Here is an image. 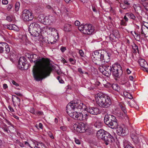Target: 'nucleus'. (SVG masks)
Instances as JSON below:
<instances>
[{
	"label": "nucleus",
	"instance_id": "obj_1",
	"mask_svg": "<svg viewBox=\"0 0 148 148\" xmlns=\"http://www.w3.org/2000/svg\"><path fill=\"white\" fill-rule=\"evenodd\" d=\"M30 62H34L35 65L32 70L34 77L36 81L42 80L49 76L52 68L49 65V60L47 58H40L36 54L30 55Z\"/></svg>",
	"mask_w": 148,
	"mask_h": 148
},
{
	"label": "nucleus",
	"instance_id": "obj_2",
	"mask_svg": "<svg viewBox=\"0 0 148 148\" xmlns=\"http://www.w3.org/2000/svg\"><path fill=\"white\" fill-rule=\"evenodd\" d=\"M95 99L98 105L102 108H108L111 104L110 97L102 93H98L96 95Z\"/></svg>",
	"mask_w": 148,
	"mask_h": 148
},
{
	"label": "nucleus",
	"instance_id": "obj_3",
	"mask_svg": "<svg viewBox=\"0 0 148 148\" xmlns=\"http://www.w3.org/2000/svg\"><path fill=\"white\" fill-rule=\"evenodd\" d=\"M44 27L41 26L37 23L34 22L29 25L28 31L31 35L33 36H38L39 33L44 30Z\"/></svg>",
	"mask_w": 148,
	"mask_h": 148
},
{
	"label": "nucleus",
	"instance_id": "obj_4",
	"mask_svg": "<svg viewBox=\"0 0 148 148\" xmlns=\"http://www.w3.org/2000/svg\"><path fill=\"white\" fill-rule=\"evenodd\" d=\"M104 121L106 125L112 129H116L118 125L117 120L115 117L112 115H105Z\"/></svg>",
	"mask_w": 148,
	"mask_h": 148
},
{
	"label": "nucleus",
	"instance_id": "obj_5",
	"mask_svg": "<svg viewBox=\"0 0 148 148\" xmlns=\"http://www.w3.org/2000/svg\"><path fill=\"white\" fill-rule=\"evenodd\" d=\"M78 29L85 34H91L94 31V28L91 25L81 24L78 27Z\"/></svg>",
	"mask_w": 148,
	"mask_h": 148
},
{
	"label": "nucleus",
	"instance_id": "obj_6",
	"mask_svg": "<svg viewBox=\"0 0 148 148\" xmlns=\"http://www.w3.org/2000/svg\"><path fill=\"white\" fill-rule=\"evenodd\" d=\"M112 73L113 76L116 77H119L122 75L123 71L119 64L112 66Z\"/></svg>",
	"mask_w": 148,
	"mask_h": 148
},
{
	"label": "nucleus",
	"instance_id": "obj_7",
	"mask_svg": "<svg viewBox=\"0 0 148 148\" xmlns=\"http://www.w3.org/2000/svg\"><path fill=\"white\" fill-rule=\"evenodd\" d=\"M18 67L21 70H27L28 69V64L25 58L20 57L18 61Z\"/></svg>",
	"mask_w": 148,
	"mask_h": 148
},
{
	"label": "nucleus",
	"instance_id": "obj_8",
	"mask_svg": "<svg viewBox=\"0 0 148 148\" xmlns=\"http://www.w3.org/2000/svg\"><path fill=\"white\" fill-rule=\"evenodd\" d=\"M22 18L24 21H29L32 20L34 16L32 14L29 10L25 9L22 12Z\"/></svg>",
	"mask_w": 148,
	"mask_h": 148
},
{
	"label": "nucleus",
	"instance_id": "obj_9",
	"mask_svg": "<svg viewBox=\"0 0 148 148\" xmlns=\"http://www.w3.org/2000/svg\"><path fill=\"white\" fill-rule=\"evenodd\" d=\"M73 127L74 130L78 132L84 133L86 131L85 125L83 123H75Z\"/></svg>",
	"mask_w": 148,
	"mask_h": 148
},
{
	"label": "nucleus",
	"instance_id": "obj_10",
	"mask_svg": "<svg viewBox=\"0 0 148 148\" xmlns=\"http://www.w3.org/2000/svg\"><path fill=\"white\" fill-rule=\"evenodd\" d=\"M107 145L114 141V138L109 133L107 132L102 140Z\"/></svg>",
	"mask_w": 148,
	"mask_h": 148
},
{
	"label": "nucleus",
	"instance_id": "obj_11",
	"mask_svg": "<svg viewBox=\"0 0 148 148\" xmlns=\"http://www.w3.org/2000/svg\"><path fill=\"white\" fill-rule=\"evenodd\" d=\"M111 56V54L110 52L105 51L104 50L101 52V58H102L103 61L105 64L106 63H108L110 61V57Z\"/></svg>",
	"mask_w": 148,
	"mask_h": 148
},
{
	"label": "nucleus",
	"instance_id": "obj_12",
	"mask_svg": "<svg viewBox=\"0 0 148 148\" xmlns=\"http://www.w3.org/2000/svg\"><path fill=\"white\" fill-rule=\"evenodd\" d=\"M74 106L75 108V110L77 109L78 110H86V105L80 101H73Z\"/></svg>",
	"mask_w": 148,
	"mask_h": 148
},
{
	"label": "nucleus",
	"instance_id": "obj_13",
	"mask_svg": "<svg viewBox=\"0 0 148 148\" xmlns=\"http://www.w3.org/2000/svg\"><path fill=\"white\" fill-rule=\"evenodd\" d=\"M130 136L137 147H140V144L139 139V135L136 133H131Z\"/></svg>",
	"mask_w": 148,
	"mask_h": 148
},
{
	"label": "nucleus",
	"instance_id": "obj_14",
	"mask_svg": "<svg viewBox=\"0 0 148 148\" xmlns=\"http://www.w3.org/2000/svg\"><path fill=\"white\" fill-rule=\"evenodd\" d=\"M112 66L111 67L108 65L105 66H104V71L103 75L108 77L110 76L111 73Z\"/></svg>",
	"mask_w": 148,
	"mask_h": 148
},
{
	"label": "nucleus",
	"instance_id": "obj_15",
	"mask_svg": "<svg viewBox=\"0 0 148 148\" xmlns=\"http://www.w3.org/2000/svg\"><path fill=\"white\" fill-rule=\"evenodd\" d=\"M74 105L73 101H71L67 105L66 107V111L68 114L70 113L71 112L76 110Z\"/></svg>",
	"mask_w": 148,
	"mask_h": 148
},
{
	"label": "nucleus",
	"instance_id": "obj_16",
	"mask_svg": "<svg viewBox=\"0 0 148 148\" xmlns=\"http://www.w3.org/2000/svg\"><path fill=\"white\" fill-rule=\"evenodd\" d=\"M138 63L140 66L144 69V70H145L146 71L148 72V64L144 59H139L138 60Z\"/></svg>",
	"mask_w": 148,
	"mask_h": 148
},
{
	"label": "nucleus",
	"instance_id": "obj_17",
	"mask_svg": "<svg viewBox=\"0 0 148 148\" xmlns=\"http://www.w3.org/2000/svg\"><path fill=\"white\" fill-rule=\"evenodd\" d=\"M12 100L13 104L14 106L17 105L18 107H20L21 103L20 99L16 96L14 95H13L12 96Z\"/></svg>",
	"mask_w": 148,
	"mask_h": 148
},
{
	"label": "nucleus",
	"instance_id": "obj_18",
	"mask_svg": "<svg viewBox=\"0 0 148 148\" xmlns=\"http://www.w3.org/2000/svg\"><path fill=\"white\" fill-rule=\"evenodd\" d=\"M48 16H45L44 14H41L39 15L37 18V20L40 23L47 24V19Z\"/></svg>",
	"mask_w": 148,
	"mask_h": 148
},
{
	"label": "nucleus",
	"instance_id": "obj_19",
	"mask_svg": "<svg viewBox=\"0 0 148 148\" xmlns=\"http://www.w3.org/2000/svg\"><path fill=\"white\" fill-rule=\"evenodd\" d=\"M87 111L91 114L92 115H97L100 113L99 109L95 107L90 108L87 110Z\"/></svg>",
	"mask_w": 148,
	"mask_h": 148
},
{
	"label": "nucleus",
	"instance_id": "obj_20",
	"mask_svg": "<svg viewBox=\"0 0 148 148\" xmlns=\"http://www.w3.org/2000/svg\"><path fill=\"white\" fill-rule=\"evenodd\" d=\"M94 119L96 120L95 121H94V126L97 128H101L103 126V123L100 119L96 116L94 117Z\"/></svg>",
	"mask_w": 148,
	"mask_h": 148
},
{
	"label": "nucleus",
	"instance_id": "obj_21",
	"mask_svg": "<svg viewBox=\"0 0 148 148\" xmlns=\"http://www.w3.org/2000/svg\"><path fill=\"white\" fill-rule=\"evenodd\" d=\"M107 132L104 130L101 129L97 131V136L99 139L102 140Z\"/></svg>",
	"mask_w": 148,
	"mask_h": 148
},
{
	"label": "nucleus",
	"instance_id": "obj_22",
	"mask_svg": "<svg viewBox=\"0 0 148 148\" xmlns=\"http://www.w3.org/2000/svg\"><path fill=\"white\" fill-rule=\"evenodd\" d=\"M88 114H85V117H84L83 115L81 112H78L77 114L76 119L80 121L83 120H86L88 118Z\"/></svg>",
	"mask_w": 148,
	"mask_h": 148
},
{
	"label": "nucleus",
	"instance_id": "obj_23",
	"mask_svg": "<svg viewBox=\"0 0 148 148\" xmlns=\"http://www.w3.org/2000/svg\"><path fill=\"white\" fill-rule=\"evenodd\" d=\"M92 60V62L93 63L96 65L99 66H101L104 65V62H103L102 58H101V56L99 58L96 59H94Z\"/></svg>",
	"mask_w": 148,
	"mask_h": 148
},
{
	"label": "nucleus",
	"instance_id": "obj_24",
	"mask_svg": "<svg viewBox=\"0 0 148 148\" xmlns=\"http://www.w3.org/2000/svg\"><path fill=\"white\" fill-rule=\"evenodd\" d=\"M1 46L5 48L4 52L6 53H9L10 51V48L9 46L5 42H0V47Z\"/></svg>",
	"mask_w": 148,
	"mask_h": 148
},
{
	"label": "nucleus",
	"instance_id": "obj_25",
	"mask_svg": "<svg viewBox=\"0 0 148 148\" xmlns=\"http://www.w3.org/2000/svg\"><path fill=\"white\" fill-rule=\"evenodd\" d=\"M116 133L119 136H123L125 133V131L124 130L123 127L119 126V127L117 126L116 128Z\"/></svg>",
	"mask_w": 148,
	"mask_h": 148
},
{
	"label": "nucleus",
	"instance_id": "obj_26",
	"mask_svg": "<svg viewBox=\"0 0 148 148\" xmlns=\"http://www.w3.org/2000/svg\"><path fill=\"white\" fill-rule=\"evenodd\" d=\"M102 51H101L99 50L98 51H94L93 53H92V56L93 57L92 58V60H94V59H96L97 58H99L101 57V53H100V52Z\"/></svg>",
	"mask_w": 148,
	"mask_h": 148
},
{
	"label": "nucleus",
	"instance_id": "obj_27",
	"mask_svg": "<svg viewBox=\"0 0 148 148\" xmlns=\"http://www.w3.org/2000/svg\"><path fill=\"white\" fill-rule=\"evenodd\" d=\"M120 106L121 110L124 112V115L125 116L124 118L125 119H127V120H128V117L126 114L127 111L126 110V108L125 107V105L124 104H120Z\"/></svg>",
	"mask_w": 148,
	"mask_h": 148
},
{
	"label": "nucleus",
	"instance_id": "obj_28",
	"mask_svg": "<svg viewBox=\"0 0 148 148\" xmlns=\"http://www.w3.org/2000/svg\"><path fill=\"white\" fill-rule=\"evenodd\" d=\"M63 29L66 32H70L72 29L71 25L68 24H65L64 25Z\"/></svg>",
	"mask_w": 148,
	"mask_h": 148
},
{
	"label": "nucleus",
	"instance_id": "obj_29",
	"mask_svg": "<svg viewBox=\"0 0 148 148\" xmlns=\"http://www.w3.org/2000/svg\"><path fill=\"white\" fill-rule=\"evenodd\" d=\"M46 8L51 11L53 12L56 14H57L56 10L58 9L57 7H53L49 5H47L46 6Z\"/></svg>",
	"mask_w": 148,
	"mask_h": 148
},
{
	"label": "nucleus",
	"instance_id": "obj_30",
	"mask_svg": "<svg viewBox=\"0 0 148 148\" xmlns=\"http://www.w3.org/2000/svg\"><path fill=\"white\" fill-rule=\"evenodd\" d=\"M73 119H76L77 114V110L71 112L68 114Z\"/></svg>",
	"mask_w": 148,
	"mask_h": 148
},
{
	"label": "nucleus",
	"instance_id": "obj_31",
	"mask_svg": "<svg viewBox=\"0 0 148 148\" xmlns=\"http://www.w3.org/2000/svg\"><path fill=\"white\" fill-rule=\"evenodd\" d=\"M117 36V34L115 35L114 34H111L110 35V40L112 42L115 41Z\"/></svg>",
	"mask_w": 148,
	"mask_h": 148
},
{
	"label": "nucleus",
	"instance_id": "obj_32",
	"mask_svg": "<svg viewBox=\"0 0 148 148\" xmlns=\"http://www.w3.org/2000/svg\"><path fill=\"white\" fill-rule=\"evenodd\" d=\"M141 34H144L145 36H146V35H148V29H145V28H143L142 26Z\"/></svg>",
	"mask_w": 148,
	"mask_h": 148
},
{
	"label": "nucleus",
	"instance_id": "obj_33",
	"mask_svg": "<svg viewBox=\"0 0 148 148\" xmlns=\"http://www.w3.org/2000/svg\"><path fill=\"white\" fill-rule=\"evenodd\" d=\"M54 17L53 16H48L47 23L46 24H50L52 23L54 21Z\"/></svg>",
	"mask_w": 148,
	"mask_h": 148
},
{
	"label": "nucleus",
	"instance_id": "obj_34",
	"mask_svg": "<svg viewBox=\"0 0 148 148\" xmlns=\"http://www.w3.org/2000/svg\"><path fill=\"white\" fill-rule=\"evenodd\" d=\"M126 15L130 18L134 20H136L137 17H136L132 13H127L126 14Z\"/></svg>",
	"mask_w": 148,
	"mask_h": 148
},
{
	"label": "nucleus",
	"instance_id": "obj_35",
	"mask_svg": "<svg viewBox=\"0 0 148 148\" xmlns=\"http://www.w3.org/2000/svg\"><path fill=\"white\" fill-rule=\"evenodd\" d=\"M123 95L129 99H131L133 98L132 95L126 91H124L123 92Z\"/></svg>",
	"mask_w": 148,
	"mask_h": 148
},
{
	"label": "nucleus",
	"instance_id": "obj_36",
	"mask_svg": "<svg viewBox=\"0 0 148 148\" xmlns=\"http://www.w3.org/2000/svg\"><path fill=\"white\" fill-rule=\"evenodd\" d=\"M112 88L115 90L119 91V87L117 84H113L111 85Z\"/></svg>",
	"mask_w": 148,
	"mask_h": 148
},
{
	"label": "nucleus",
	"instance_id": "obj_37",
	"mask_svg": "<svg viewBox=\"0 0 148 148\" xmlns=\"http://www.w3.org/2000/svg\"><path fill=\"white\" fill-rule=\"evenodd\" d=\"M128 104L130 106L132 107H134L136 108L137 107L136 103L135 101H128Z\"/></svg>",
	"mask_w": 148,
	"mask_h": 148
},
{
	"label": "nucleus",
	"instance_id": "obj_38",
	"mask_svg": "<svg viewBox=\"0 0 148 148\" xmlns=\"http://www.w3.org/2000/svg\"><path fill=\"white\" fill-rule=\"evenodd\" d=\"M132 48L133 49V52L134 53H136L137 51L138 52L139 50L138 47L136 45L134 44V45L132 46Z\"/></svg>",
	"mask_w": 148,
	"mask_h": 148
},
{
	"label": "nucleus",
	"instance_id": "obj_39",
	"mask_svg": "<svg viewBox=\"0 0 148 148\" xmlns=\"http://www.w3.org/2000/svg\"><path fill=\"white\" fill-rule=\"evenodd\" d=\"M86 134L88 135H91L93 134V130L91 129H86L85 132Z\"/></svg>",
	"mask_w": 148,
	"mask_h": 148
},
{
	"label": "nucleus",
	"instance_id": "obj_40",
	"mask_svg": "<svg viewBox=\"0 0 148 148\" xmlns=\"http://www.w3.org/2000/svg\"><path fill=\"white\" fill-rule=\"evenodd\" d=\"M134 33L136 35V36L134 37L135 39L137 41H139L140 39V35L138 33H136L135 32H134Z\"/></svg>",
	"mask_w": 148,
	"mask_h": 148
},
{
	"label": "nucleus",
	"instance_id": "obj_41",
	"mask_svg": "<svg viewBox=\"0 0 148 148\" xmlns=\"http://www.w3.org/2000/svg\"><path fill=\"white\" fill-rule=\"evenodd\" d=\"M20 6V3L18 2H16L15 6V10L16 11H18L19 10Z\"/></svg>",
	"mask_w": 148,
	"mask_h": 148
},
{
	"label": "nucleus",
	"instance_id": "obj_42",
	"mask_svg": "<svg viewBox=\"0 0 148 148\" xmlns=\"http://www.w3.org/2000/svg\"><path fill=\"white\" fill-rule=\"evenodd\" d=\"M105 66L103 65L101 66H99V69L100 71L103 74V73H104V66Z\"/></svg>",
	"mask_w": 148,
	"mask_h": 148
},
{
	"label": "nucleus",
	"instance_id": "obj_43",
	"mask_svg": "<svg viewBox=\"0 0 148 148\" xmlns=\"http://www.w3.org/2000/svg\"><path fill=\"white\" fill-rule=\"evenodd\" d=\"M36 10H37V12L38 13H40L43 11V8L40 6H38Z\"/></svg>",
	"mask_w": 148,
	"mask_h": 148
},
{
	"label": "nucleus",
	"instance_id": "obj_44",
	"mask_svg": "<svg viewBox=\"0 0 148 148\" xmlns=\"http://www.w3.org/2000/svg\"><path fill=\"white\" fill-rule=\"evenodd\" d=\"M48 29H49V30H51L52 32H53V31L54 32H55L57 35V36H58V38H59V36L58 33L57 32V31L56 29L53 28H52L51 27H48Z\"/></svg>",
	"mask_w": 148,
	"mask_h": 148
},
{
	"label": "nucleus",
	"instance_id": "obj_45",
	"mask_svg": "<svg viewBox=\"0 0 148 148\" xmlns=\"http://www.w3.org/2000/svg\"><path fill=\"white\" fill-rule=\"evenodd\" d=\"M13 7V5L12 4H9L6 6L7 10L8 11H10Z\"/></svg>",
	"mask_w": 148,
	"mask_h": 148
},
{
	"label": "nucleus",
	"instance_id": "obj_46",
	"mask_svg": "<svg viewBox=\"0 0 148 148\" xmlns=\"http://www.w3.org/2000/svg\"><path fill=\"white\" fill-rule=\"evenodd\" d=\"M121 7L123 9H127V7L123 3H121L120 5Z\"/></svg>",
	"mask_w": 148,
	"mask_h": 148
},
{
	"label": "nucleus",
	"instance_id": "obj_47",
	"mask_svg": "<svg viewBox=\"0 0 148 148\" xmlns=\"http://www.w3.org/2000/svg\"><path fill=\"white\" fill-rule=\"evenodd\" d=\"M124 146H125V148H135L134 147L132 146L131 145L129 144H124Z\"/></svg>",
	"mask_w": 148,
	"mask_h": 148
},
{
	"label": "nucleus",
	"instance_id": "obj_48",
	"mask_svg": "<svg viewBox=\"0 0 148 148\" xmlns=\"http://www.w3.org/2000/svg\"><path fill=\"white\" fill-rule=\"evenodd\" d=\"M6 19L9 22H11L12 21L11 17L10 16H7Z\"/></svg>",
	"mask_w": 148,
	"mask_h": 148
},
{
	"label": "nucleus",
	"instance_id": "obj_49",
	"mask_svg": "<svg viewBox=\"0 0 148 148\" xmlns=\"http://www.w3.org/2000/svg\"><path fill=\"white\" fill-rule=\"evenodd\" d=\"M43 114V112H42L41 111H36L35 112V115H42Z\"/></svg>",
	"mask_w": 148,
	"mask_h": 148
},
{
	"label": "nucleus",
	"instance_id": "obj_50",
	"mask_svg": "<svg viewBox=\"0 0 148 148\" xmlns=\"http://www.w3.org/2000/svg\"><path fill=\"white\" fill-rule=\"evenodd\" d=\"M92 9L93 12L95 13H97V10L94 5H92Z\"/></svg>",
	"mask_w": 148,
	"mask_h": 148
},
{
	"label": "nucleus",
	"instance_id": "obj_51",
	"mask_svg": "<svg viewBox=\"0 0 148 148\" xmlns=\"http://www.w3.org/2000/svg\"><path fill=\"white\" fill-rule=\"evenodd\" d=\"M66 48L65 47L62 46L60 48V50L63 53L66 50Z\"/></svg>",
	"mask_w": 148,
	"mask_h": 148
},
{
	"label": "nucleus",
	"instance_id": "obj_52",
	"mask_svg": "<svg viewBox=\"0 0 148 148\" xmlns=\"http://www.w3.org/2000/svg\"><path fill=\"white\" fill-rule=\"evenodd\" d=\"M12 25H6L5 28L10 29V30H12Z\"/></svg>",
	"mask_w": 148,
	"mask_h": 148
},
{
	"label": "nucleus",
	"instance_id": "obj_53",
	"mask_svg": "<svg viewBox=\"0 0 148 148\" xmlns=\"http://www.w3.org/2000/svg\"><path fill=\"white\" fill-rule=\"evenodd\" d=\"M30 112L34 114H35L34 109L33 108H30Z\"/></svg>",
	"mask_w": 148,
	"mask_h": 148
},
{
	"label": "nucleus",
	"instance_id": "obj_54",
	"mask_svg": "<svg viewBox=\"0 0 148 148\" xmlns=\"http://www.w3.org/2000/svg\"><path fill=\"white\" fill-rule=\"evenodd\" d=\"M75 142L76 144L79 145L81 143L80 141L78 139L76 138H75Z\"/></svg>",
	"mask_w": 148,
	"mask_h": 148
},
{
	"label": "nucleus",
	"instance_id": "obj_55",
	"mask_svg": "<svg viewBox=\"0 0 148 148\" xmlns=\"http://www.w3.org/2000/svg\"><path fill=\"white\" fill-rule=\"evenodd\" d=\"M11 82L13 84V85H15L16 86H19L18 84L15 81L12 80Z\"/></svg>",
	"mask_w": 148,
	"mask_h": 148
},
{
	"label": "nucleus",
	"instance_id": "obj_56",
	"mask_svg": "<svg viewBox=\"0 0 148 148\" xmlns=\"http://www.w3.org/2000/svg\"><path fill=\"white\" fill-rule=\"evenodd\" d=\"M79 53L81 56H84V53L82 50H80L79 51Z\"/></svg>",
	"mask_w": 148,
	"mask_h": 148
},
{
	"label": "nucleus",
	"instance_id": "obj_57",
	"mask_svg": "<svg viewBox=\"0 0 148 148\" xmlns=\"http://www.w3.org/2000/svg\"><path fill=\"white\" fill-rule=\"evenodd\" d=\"M111 84L109 83H107L106 84H105L104 86L105 87L108 88L110 86L111 87Z\"/></svg>",
	"mask_w": 148,
	"mask_h": 148
},
{
	"label": "nucleus",
	"instance_id": "obj_58",
	"mask_svg": "<svg viewBox=\"0 0 148 148\" xmlns=\"http://www.w3.org/2000/svg\"><path fill=\"white\" fill-rule=\"evenodd\" d=\"M57 79L59 80V82L60 83H63L64 81L62 80L61 79H60V77L58 76L57 78Z\"/></svg>",
	"mask_w": 148,
	"mask_h": 148
},
{
	"label": "nucleus",
	"instance_id": "obj_59",
	"mask_svg": "<svg viewBox=\"0 0 148 148\" xmlns=\"http://www.w3.org/2000/svg\"><path fill=\"white\" fill-rule=\"evenodd\" d=\"M143 6H144L145 9L147 10L148 11V3H144Z\"/></svg>",
	"mask_w": 148,
	"mask_h": 148
},
{
	"label": "nucleus",
	"instance_id": "obj_60",
	"mask_svg": "<svg viewBox=\"0 0 148 148\" xmlns=\"http://www.w3.org/2000/svg\"><path fill=\"white\" fill-rule=\"evenodd\" d=\"M2 3L3 4L6 5L8 4V2L7 0H2Z\"/></svg>",
	"mask_w": 148,
	"mask_h": 148
},
{
	"label": "nucleus",
	"instance_id": "obj_61",
	"mask_svg": "<svg viewBox=\"0 0 148 148\" xmlns=\"http://www.w3.org/2000/svg\"><path fill=\"white\" fill-rule=\"evenodd\" d=\"M80 24V22L78 21H76L75 22V25L78 26Z\"/></svg>",
	"mask_w": 148,
	"mask_h": 148
},
{
	"label": "nucleus",
	"instance_id": "obj_62",
	"mask_svg": "<svg viewBox=\"0 0 148 148\" xmlns=\"http://www.w3.org/2000/svg\"><path fill=\"white\" fill-rule=\"evenodd\" d=\"M39 145H41V146H44L45 145L43 144V143H40L37 142V145H36V146H37V147H39Z\"/></svg>",
	"mask_w": 148,
	"mask_h": 148
},
{
	"label": "nucleus",
	"instance_id": "obj_63",
	"mask_svg": "<svg viewBox=\"0 0 148 148\" xmlns=\"http://www.w3.org/2000/svg\"><path fill=\"white\" fill-rule=\"evenodd\" d=\"M69 60L70 62H73L72 63V64H74L75 63V60L72 58H70Z\"/></svg>",
	"mask_w": 148,
	"mask_h": 148
},
{
	"label": "nucleus",
	"instance_id": "obj_64",
	"mask_svg": "<svg viewBox=\"0 0 148 148\" xmlns=\"http://www.w3.org/2000/svg\"><path fill=\"white\" fill-rule=\"evenodd\" d=\"M48 134L50 138H54V137H53L52 134L51 133V132H48Z\"/></svg>",
	"mask_w": 148,
	"mask_h": 148
}]
</instances>
